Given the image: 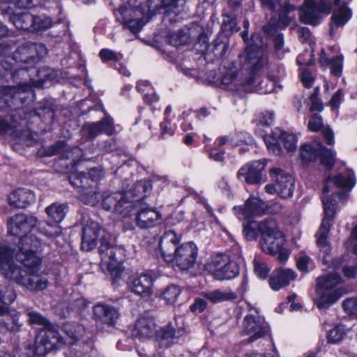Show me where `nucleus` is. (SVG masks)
Listing matches in <instances>:
<instances>
[{
    "label": "nucleus",
    "mask_w": 357,
    "mask_h": 357,
    "mask_svg": "<svg viewBox=\"0 0 357 357\" xmlns=\"http://www.w3.org/2000/svg\"><path fill=\"white\" fill-rule=\"evenodd\" d=\"M257 40L261 43V38L259 34L252 35L250 39V47L239 55L243 67L238 70L234 67L225 69L222 73L220 81L221 84L232 91H235L239 95L251 92L255 82V74L266 63V58L262 56L260 50H256L261 45L257 43Z\"/></svg>",
    "instance_id": "obj_1"
},
{
    "label": "nucleus",
    "mask_w": 357,
    "mask_h": 357,
    "mask_svg": "<svg viewBox=\"0 0 357 357\" xmlns=\"http://www.w3.org/2000/svg\"><path fill=\"white\" fill-rule=\"evenodd\" d=\"M333 181V183L341 188H347L349 190L354 187L356 183L354 172H348L347 175L339 174L333 178L328 177L325 180V185L323 188L322 202L324 206V216L322 220L320 227L317 233V244L321 252L325 255H328L331 252V247L327 238L331 230V222L335 218L336 210V201L331 197L326 195L329 192L328 182Z\"/></svg>",
    "instance_id": "obj_2"
},
{
    "label": "nucleus",
    "mask_w": 357,
    "mask_h": 357,
    "mask_svg": "<svg viewBox=\"0 0 357 357\" xmlns=\"http://www.w3.org/2000/svg\"><path fill=\"white\" fill-rule=\"evenodd\" d=\"M38 223V220L32 215L16 214L8 221V233L20 236L18 248L20 252H36L40 247L38 238L26 234L31 231Z\"/></svg>",
    "instance_id": "obj_3"
},
{
    "label": "nucleus",
    "mask_w": 357,
    "mask_h": 357,
    "mask_svg": "<svg viewBox=\"0 0 357 357\" xmlns=\"http://www.w3.org/2000/svg\"><path fill=\"white\" fill-rule=\"evenodd\" d=\"M340 282L341 277L337 273H331L317 278V293L319 297L315 303L319 309L328 307L342 296L341 290L334 289Z\"/></svg>",
    "instance_id": "obj_4"
},
{
    "label": "nucleus",
    "mask_w": 357,
    "mask_h": 357,
    "mask_svg": "<svg viewBox=\"0 0 357 357\" xmlns=\"http://www.w3.org/2000/svg\"><path fill=\"white\" fill-rule=\"evenodd\" d=\"M185 0H147L146 7L149 20L158 11L165 10L162 22L165 26L174 24L180 21L181 15L183 12Z\"/></svg>",
    "instance_id": "obj_5"
},
{
    "label": "nucleus",
    "mask_w": 357,
    "mask_h": 357,
    "mask_svg": "<svg viewBox=\"0 0 357 357\" xmlns=\"http://www.w3.org/2000/svg\"><path fill=\"white\" fill-rule=\"evenodd\" d=\"M206 270L216 280H231L239 273L238 264L225 255H217L206 266Z\"/></svg>",
    "instance_id": "obj_6"
},
{
    "label": "nucleus",
    "mask_w": 357,
    "mask_h": 357,
    "mask_svg": "<svg viewBox=\"0 0 357 357\" xmlns=\"http://www.w3.org/2000/svg\"><path fill=\"white\" fill-rule=\"evenodd\" d=\"M300 20L302 22L316 26L320 22L321 14H329L332 10L330 0H320L315 3L313 0H305L300 8Z\"/></svg>",
    "instance_id": "obj_7"
},
{
    "label": "nucleus",
    "mask_w": 357,
    "mask_h": 357,
    "mask_svg": "<svg viewBox=\"0 0 357 357\" xmlns=\"http://www.w3.org/2000/svg\"><path fill=\"white\" fill-rule=\"evenodd\" d=\"M102 206L105 211H112L121 217L129 216L134 209V204L128 199L123 192H104L102 195Z\"/></svg>",
    "instance_id": "obj_8"
},
{
    "label": "nucleus",
    "mask_w": 357,
    "mask_h": 357,
    "mask_svg": "<svg viewBox=\"0 0 357 357\" xmlns=\"http://www.w3.org/2000/svg\"><path fill=\"white\" fill-rule=\"evenodd\" d=\"M47 54L43 44L30 42L23 43L13 53V59L19 63L33 65Z\"/></svg>",
    "instance_id": "obj_9"
},
{
    "label": "nucleus",
    "mask_w": 357,
    "mask_h": 357,
    "mask_svg": "<svg viewBox=\"0 0 357 357\" xmlns=\"http://www.w3.org/2000/svg\"><path fill=\"white\" fill-rule=\"evenodd\" d=\"M105 230L98 222L88 220L82 227L81 249L89 252L94 249L100 241L106 239Z\"/></svg>",
    "instance_id": "obj_10"
},
{
    "label": "nucleus",
    "mask_w": 357,
    "mask_h": 357,
    "mask_svg": "<svg viewBox=\"0 0 357 357\" xmlns=\"http://www.w3.org/2000/svg\"><path fill=\"white\" fill-rule=\"evenodd\" d=\"M300 155L304 162H311L320 158L321 162L328 169L333 168L335 164V155L331 149L319 145L314 149L310 144H303L300 149Z\"/></svg>",
    "instance_id": "obj_11"
},
{
    "label": "nucleus",
    "mask_w": 357,
    "mask_h": 357,
    "mask_svg": "<svg viewBox=\"0 0 357 357\" xmlns=\"http://www.w3.org/2000/svg\"><path fill=\"white\" fill-rule=\"evenodd\" d=\"M264 142L269 151L277 155L282 152L281 143L289 152H294L296 149V136L280 130L274 131L272 136H266Z\"/></svg>",
    "instance_id": "obj_12"
},
{
    "label": "nucleus",
    "mask_w": 357,
    "mask_h": 357,
    "mask_svg": "<svg viewBox=\"0 0 357 357\" xmlns=\"http://www.w3.org/2000/svg\"><path fill=\"white\" fill-rule=\"evenodd\" d=\"M269 332L268 324L258 315L248 314L243 321V333L248 335V343L263 337Z\"/></svg>",
    "instance_id": "obj_13"
},
{
    "label": "nucleus",
    "mask_w": 357,
    "mask_h": 357,
    "mask_svg": "<svg viewBox=\"0 0 357 357\" xmlns=\"http://www.w3.org/2000/svg\"><path fill=\"white\" fill-rule=\"evenodd\" d=\"M266 165L265 160L254 161L243 166L237 173L238 179L244 178L248 184H259L266 181L264 170Z\"/></svg>",
    "instance_id": "obj_14"
},
{
    "label": "nucleus",
    "mask_w": 357,
    "mask_h": 357,
    "mask_svg": "<svg viewBox=\"0 0 357 357\" xmlns=\"http://www.w3.org/2000/svg\"><path fill=\"white\" fill-rule=\"evenodd\" d=\"M63 343V337L59 334L57 327L51 323L43 328L36 340L37 349L40 346L44 347L43 350L40 351L41 353L56 349Z\"/></svg>",
    "instance_id": "obj_15"
},
{
    "label": "nucleus",
    "mask_w": 357,
    "mask_h": 357,
    "mask_svg": "<svg viewBox=\"0 0 357 357\" xmlns=\"http://www.w3.org/2000/svg\"><path fill=\"white\" fill-rule=\"evenodd\" d=\"M197 257V248L192 242L178 246L174 253L173 261L181 270H188L194 265Z\"/></svg>",
    "instance_id": "obj_16"
},
{
    "label": "nucleus",
    "mask_w": 357,
    "mask_h": 357,
    "mask_svg": "<svg viewBox=\"0 0 357 357\" xmlns=\"http://www.w3.org/2000/svg\"><path fill=\"white\" fill-rule=\"evenodd\" d=\"M185 334V328L182 325L178 326L176 321L170 322L161 328L156 334L155 341L160 347L167 348L176 342Z\"/></svg>",
    "instance_id": "obj_17"
},
{
    "label": "nucleus",
    "mask_w": 357,
    "mask_h": 357,
    "mask_svg": "<svg viewBox=\"0 0 357 357\" xmlns=\"http://www.w3.org/2000/svg\"><path fill=\"white\" fill-rule=\"evenodd\" d=\"M270 176L277 185L278 194L281 198L287 199L292 196L294 189V179L292 176L280 168H272Z\"/></svg>",
    "instance_id": "obj_18"
},
{
    "label": "nucleus",
    "mask_w": 357,
    "mask_h": 357,
    "mask_svg": "<svg viewBox=\"0 0 357 357\" xmlns=\"http://www.w3.org/2000/svg\"><path fill=\"white\" fill-rule=\"evenodd\" d=\"M103 177V170L100 167L91 168L87 173L75 172L68 176L70 183L75 188L96 186Z\"/></svg>",
    "instance_id": "obj_19"
},
{
    "label": "nucleus",
    "mask_w": 357,
    "mask_h": 357,
    "mask_svg": "<svg viewBox=\"0 0 357 357\" xmlns=\"http://www.w3.org/2000/svg\"><path fill=\"white\" fill-rule=\"evenodd\" d=\"M38 273H24L20 270L15 273L13 278L10 279L17 284L25 287L31 291H42L48 285V281L45 278L41 277Z\"/></svg>",
    "instance_id": "obj_20"
},
{
    "label": "nucleus",
    "mask_w": 357,
    "mask_h": 357,
    "mask_svg": "<svg viewBox=\"0 0 357 357\" xmlns=\"http://www.w3.org/2000/svg\"><path fill=\"white\" fill-rule=\"evenodd\" d=\"M45 211L50 218V222H47V225L53 229L52 231H45V234L50 236H59L61 233L59 224L64 219L68 211V206L66 203H53L46 208Z\"/></svg>",
    "instance_id": "obj_21"
},
{
    "label": "nucleus",
    "mask_w": 357,
    "mask_h": 357,
    "mask_svg": "<svg viewBox=\"0 0 357 357\" xmlns=\"http://www.w3.org/2000/svg\"><path fill=\"white\" fill-rule=\"evenodd\" d=\"M162 215L153 207L141 208L136 214V225L140 229H150L160 225L162 222Z\"/></svg>",
    "instance_id": "obj_22"
},
{
    "label": "nucleus",
    "mask_w": 357,
    "mask_h": 357,
    "mask_svg": "<svg viewBox=\"0 0 357 357\" xmlns=\"http://www.w3.org/2000/svg\"><path fill=\"white\" fill-rule=\"evenodd\" d=\"M93 312L96 321L108 326H114L119 317V312L115 307L104 303L95 305Z\"/></svg>",
    "instance_id": "obj_23"
},
{
    "label": "nucleus",
    "mask_w": 357,
    "mask_h": 357,
    "mask_svg": "<svg viewBox=\"0 0 357 357\" xmlns=\"http://www.w3.org/2000/svg\"><path fill=\"white\" fill-rule=\"evenodd\" d=\"M83 130L86 133L89 139L93 140L102 133L112 135L114 132L113 119L106 114L105 117L98 122L88 123L83 126Z\"/></svg>",
    "instance_id": "obj_24"
},
{
    "label": "nucleus",
    "mask_w": 357,
    "mask_h": 357,
    "mask_svg": "<svg viewBox=\"0 0 357 357\" xmlns=\"http://www.w3.org/2000/svg\"><path fill=\"white\" fill-rule=\"evenodd\" d=\"M15 256L16 255L13 248L7 245H0V270L4 277L9 280L20 268L14 262Z\"/></svg>",
    "instance_id": "obj_25"
},
{
    "label": "nucleus",
    "mask_w": 357,
    "mask_h": 357,
    "mask_svg": "<svg viewBox=\"0 0 357 357\" xmlns=\"http://www.w3.org/2000/svg\"><path fill=\"white\" fill-rule=\"evenodd\" d=\"M132 335L140 340H149L156 336V324L151 317L141 316L132 331Z\"/></svg>",
    "instance_id": "obj_26"
},
{
    "label": "nucleus",
    "mask_w": 357,
    "mask_h": 357,
    "mask_svg": "<svg viewBox=\"0 0 357 357\" xmlns=\"http://www.w3.org/2000/svg\"><path fill=\"white\" fill-rule=\"evenodd\" d=\"M266 206L259 198L250 197L243 206L234 207V211L240 219H245L262 214Z\"/></svg>",
    "instance_id": "obj_27"
},
{
    "label": "nucleus",
    "mask_w": 357,
    "mask_h": 357,
    "mask_svg": "<svg viewBox=\"0 0 357 357\" xmlns=\"http://www.w3.org/2000/svg\"><path fill=\"white\" fill-rule=\"evenodd\" d=\"M179 238L172 230L166 231L160 237V249L164 259L167 262L173 261L174 253L178 248Z\"/></svg>",
    "instance_id": "obj_28"
},
{
    "label": "nucleus",
    "mask_w": 357,
    "mask_h": 357,
    "mask_svg": "<svg viewBox=\"0 0 357 357\" xmlns=\"http://www.w3.org/2000/svg\"><path fill=\"white\" fill-rule=\"evenodd\" d=\"M133 10L127 7H120L115 13L117 20L123 23L124 27L128 28L132 33H137L149 22V19L141 18L139 20L128 19Z\"/></svg>",
    "instance_id": "obj_29"
},
{
    "label": "nucleus",
    "mask_w": 357,
    "mask_h": 357,
    "mask_svg": "<svg viewBox=\"0 0 357 357\" xmlns=\"http://www.w3.org/2000/svg\"><path fill=\"white\" fill-rule=\"evenodd\" d=\"M154 280L148 273L135 278L131 283V291L141 297H149L153 294Z\"/></svg>",
    "instance_id": "obj_30"
},
{
    "label": "nucleus",
    "mask_w": 357,
    "mask_h": 357,
    "mask_svg": "<svg viewBox=\"0 0 357 357\" xmlns=\"http://www.w3.org/2000/svg\"><path fill=\"white\" fill-rule=\"evenodd\" d=\"M296 273L289 268H278L275 270L269 278V285L273 290L280 289L288 285L291 280H295Z\"/></svg>",
    "instance_id": "obj_31"
},
{
    "label": "nucleus",
    "mask_w": 357,
    "mask_h": 357,
    "mask_svg": "<svg viewBox=\"0 0 357 357\" xmlns=\"http://www.w3.org/2000/svg\"><path fill=\"white\" fill-rule=\"evenodd\" d=\"M8 202L15 208H24L35 202V195L29 189L18 188L9 195Z\"/></svg>",
    "instance_id": "obj_32"
},
{
    "label": "nucleus",
    "mask_w": 357,
    "mask_h": 357,
    "mask_svg": "<svg viewBox=\"0 0 357 357\" xmlns=\"http://www.w3.org/2000/svg\"><path fill=\"white\" fill-rule=\"evenodd\" d=\"M98 252L102 261L110 267L114 262H116L120 259L123 250L118 246L112 245L106 238L101 242Z\"/></svg>",
    "instance_id": "obj_33"
},
{
    "label": "nucleus",
    "mask_w": 357,
    "mask_h": 357,
    "mask_svg": "<svg viewBox=\"0 0 357 357\" xmlns=\"http://www.w3.org/2000/svg\"><path fill=\"white\" fill-rule=\"evenodd\" d=\"M335 6L338 8L335 9L331 16V22L330 25L331 32L339 27L344 26L351 17V10L346 6L344 3H341L340 0H334Z\"/></svg>",
    "instance_id": "obj_34"
},
{
    "label": "nucleus",
    "mask_w": 357,
    "mask_h": 357,
    "mask_svg": "<svg viewBox=\"0 0 357 357\" xmlns=\"http://www.w3.org/2000/svg\"><path fill=\"white\" fill-rule=\"evenodd\" d=\"M284 243L282 233H276V235L261 237L259 241L262 251L269 255H275L281 250Z\"/></svg>",
    "instance_id": "obj_35"
},
{
    "label": "nucleus",
    "mask_w": 357,
    "mask_h": 357,
    "mask_svg": "<svg viewBox=\"0 0 357 357\" xmlns=\"http://www.w3.org/2000/svg\"><path fill=\"white\" fill-rule=\"evenodd\" d=\"M16 259L24 266V273H38L40 266V259L36 252H19L16 254ZM23 273V271H22Z\"/></svg>",
    "instance_id": "obj_36"
},
{
    "label": "nucleus",
    "mask_w": 357,
    "mask_h": 357,
    "mask_svg": "<svg viewBox=\"0 0 357 357\" xmlns=\"http://www.w3.org/2000/svg\"><path fill=\"white\" fill-rule=\"evenodd\" d=\"M0 307L6 309L5 313L0 316L1 328L13 333L20 331L23 325L22 322L20 321V314H9L6 307Z\"/></svg>",
    "instance_id": "obj_37"
},
{
    "label": "nucleus",
    "mask_w": 357,
    "mask_h": 357,
    "mask_svg": "<svg viewBox=\"0 0 357 357\" xmlns=\"http://www.w3.org/2000/svg\"><path fill=\"white\" fill-rule=\"evenodd\" d=\"M21 119L16 118V114L11 113L0 118V136H9L11 138L17 132Z\"/></svg>",
    "instance_id": "obj_38"
},
{
    "label": "nucleus",
    "mask_w": 357,
    "mask_h": 357,
    "mask_svg": "<svg viewBox=\"0 0 357 357\" xmlns=\"http://www.w3.org/2000/svg\"><path fill=\"white\" fill-rule=\"evenodd\" d=\"M12 139L14 141L13 147L15 149H17L19 146L29 147L36 144V139L33 137L30 130H22L20 123L17 132L13 135Z\"/></svg>",
    "instance_id": "obj_39"
},
{
    "label": "nucleus",
    "mask_w": 357,
    "mask_h": 357,
    "mask_svg": "<svg viewBox=\"0 0 357 357\" xmlns=\"http://www.w3.org/2000/svg\"><path fill=\"white\" fill-rule=\"evenodd\" d=\"M10 20L17 29L32 31L34 24V15L28 12L13 14Z\"/></svg>",
    "instance_id": "obj_40"
},
{
    "label": "nucleus",
    "mask_w": 357,
    "mask_h": 357,
    "mask_svg": "<svg viewBox=\"0 0 357 357\" xmlns=\"http://www.w3.org/2000/svg\"><path fill=\"white\" fill-rule=\"evenodd\" d=\"M204 296L212 303H217L236 299V294L231 290L215 289L212 291L204 293Z\"/></svg>",
    "instance_id": "obj_41"
},
{
    "label": "nucleus",
    "mask_w": 357,
    "mask_h": 357,
    "mask_svg": "<svg viewBox=\"0 0 357 357\" xmlns=\"http://www.w3.org/2000/svg\"><path fill=\"white\" fill-rule=\"evenodd\" d=\"M151 190V184L146 181H139L137 182L133 186L132 189L129 191L124 192L128 196V199H130V197L132 196L135 200H132L133 202L141 200L143 199L146 194Z\"/></svg>",
    "instance_id": "obj_42"
},
{
    "label": "nucleus",
    "mask_w": 357,
    "mask_h": 357,
    "mask_svg": "<svg viewBox=\"0 0 357 357\" xmlns=\"http://www.w3.org/2000/svg\"><path fill=\"white\" fill-rule=\"evenodd\" d=\"M8 91L12 90L10 101L13 106V109L16 110L18 109L25 101L26 99V91L28 89V86H25L23 88H20L17 86H8L6 87ZM17 111H14L12 113H16Z\"/></svg>",
    "instance_id": "obj_43"
},
{
    "label": "nucleus",
    "mask_w": 357,
    "mask_h": 357,
    "mask_svg": "<svg viewBox=\"0 0 357 357\" xmlns=\"http://www.w3.org/2000/svg\"><path fill=\"white\" fill-rule=\"evenodd\" d=\"M96 186L79 187L80 200L88 205L96 206L99 202V193L95 188Z\"/></svg>",
    "instance_id": "obj_44"
},
{
    "label": "nucleus",
    "mask_w": 357,
    "mask_h": 357,
    "mask_svg": "<svg viewBox=\"0 0 357 357\" xmlns=\"http://www.w3.org/2000/svg\"><path fill=\"white\" fill-rule=\"evenodd\" d=\"M186 36L188 37V42L189 43L193 39H197L199 43L202 41L205 44V46L207 47L206 44V35L204 34V28L196 22H192L187 27V31H185Z\"/></svg>",
    "instance_id": "obj_45"
},
{
    "label": "nucleus",
    "mask_w": 357,
    "mask_h": 357,
    "mask_svg": "<svg viewBox=\"0 0 357 357\" xmlns=\"http://www.w3.org/2000/svg\"><path fill=\"white\" fill-rule=\"evenodd\" d=\"M261 237L276 235V233H282L278 227L277 221L272 218H266L259 222Z\"/></svg>",
    "instance_id": "obj_46"
},
{
    "label": "nucleus",
    "mask_w": 357,
    "mask_h": 357,
    "mask_svg": "<svg viewBox=\"0 0 357 357\" xmlns=\"http://www.w3.org/2000/svg\"><path fill=\"white\" fill-rule=\"evenodd\" d=\"M25 312L28 317L27 321L31 326H38L43 328L50 324L49 320L38 312L28 308Z\"/></svg>",
    "instance_id": "obj_47"
},
{
    "label": "nucleus",
    "mask_w": 357,
    "mask_h": 357,
    "mask_svg": "<svg viewBox=\"0 0 357 357\" xmlns=\"http://www.w3.org/2000/svg\"><path fill=\"white\" fill-rule=\"evenodd\" d=\"M181 293V288L175 284L167 286L161 294L160 298L168 305H173Z\"/></svg>",
    "instance_id": "obj_48"
},
{
    "label": "nucleus",
    "mask_w": 357,
    "mask_h": 357,
    "mask_svg": "<svg viewBox=\"0 0 357 357\" xmlns=\"http://www.w3.org/2000/svg\"><path fill=\"white\" fill-rule=\"evenodd\" d=\"M185 31L178 30L177 31L169 32L166 37V41L171 45L180 46L188 43Z\"/></svg>",
    "instance_id": "obj_49"
},
{
    "label": "nucleus",
    "mask_w": 357,
    "mask_h": 357,
    "mask_svg": "<svg viewBox=\"0 0 357 357\" xmlns=\"http://www.w3.org/2000/svg\"><path fill=\"white\" fill-rule=\"evenodd\" d=\"M63 331L71 339L78 340L84 335L85 329L82 325L73 322L65 324Z\"/></svg>",
    "instance_id": "obj_50"
},
{
    "label": "nucleus",
    "mask_w": 357,
    "mask_h": 357,
    "mask_svg": "<svg viewBox=\"0 0 357 357\" xmlns=\"http://www.w3.org/2000/svg\"><path fill=\"white\" fill-rule=\"evenodd\" d=\"M243 235L248 241H255L260 234L259 223L256 221H249L243 226Z\"/></svg>",
    "instance_id": "obj_51"
},
{
    "label": "nucleus",
    "mask_w": 357,
    "mask_h": 357,
    "mask_svg": "<svg viewBox=\"0 0 357 357\" xmlns=\"http://www.w3.org/2000/svg\"><path fill=\"white\" fill-rule=\"evenodd\" d=\"M82 155V150L77 147H68L66 146V149L61 153V159L70 160V164L73 165L79 160V157ZM68 163L66 165H68Z\"/></svg>",
    "instance_id": "obj_52"
},
{
    "label": "nucleus",
    "mask_w": 357,
    "mask_h": 357,
    "mask_svg": "<svg viewBox=\"0 0 357 357\" xmlns=\"http://www.w3.org/2000/svg\"><path fill=\"white\" fill-rule=\"evenodd\" d=\"M222 29L227 34H230L234 31H239L240 28L237 27L236 17L231 14H224Z\"/></svg>",
    "instance_id": "obj_53"
},
{
    "label": "nucleus",
    "mask_w": 357,
    "mask_h": 357,
    "mask_svg": "<svg viewBox=\"0 0 357 357\" xmlns=\"http://www.w3.org/2000/svg\"><path fill=\"white\" fill-rule=\"evenodd\" d=\"M16 298L14 290L4 285H0V302L6 305H10Z\"/></svg>",
    "instance_id": "obj_54"
},
{
    "label": "nucleus",
    "mask_w": 357,
    "mask_h": 357,
    "mask_svg": "<svg viewBox=\"0 0 357 357\" xmlns=\"http://www.w3.org/2000/svg\"><path fill=\"white\" fill-rule=\"evenodd\" d=\"M229 45L227 42H222L219 39L215 40L211 45V51L217 59L222 58L228 50Z\"/></svg>",
    "instance_id": "obj_55"
},
{
    "label": "nucleus",
    "mask_w": 357,
    "mask_h": 357,
    "mask_svg": "<svg viewBox=\"0 0 357 357\" xmlns=\"http://www.w3.org/2000/svg\"><path fill=\"white\" fill-rule=\"evenodd\" d=\"M38 81L44 83L46 81L55 79L58 76V72L54 69L47 67H43L37 72Z\"/></svg>",
    "instance_id": "obj_56"
},
{
    "label": "nucleus",
    "mask_w": 357,
    "mask_h": 357,
    "mask_svg": "<svg viewBox=\"0 0 357 357\" xmlns=\"http://www.w3.org/2000/svg\"><path fill=\"white\" fill-rule=\"evenodd\" d=\"M345 335V331L342 326H337L331 329L327 335L328 341L331 343H337L341 341Z\"/></svg>",
    "instance_id": "obj_57"
},
{
    "label": "nucleus",
    "mask_w": 357,
    "mask_h": 357,
    "mask_svg": "<svg viewBox=\"0 0 357 357\" xmlns=\"http://www.w3.org/2000/svg\"><path fill=\"white\" fill-rule=\"evenodd\" d=\"M67 144L66 141H58L55 144L50 146L45 149V155L48 157L53 156L56 154H60L61 158V153L66 149Z\"/></svg>",
    "instance_id": "obj_58"
},
{
    "label": "nucleus",
    "mask_w": 357,
    "mask_h": 357,
    "mask_svg": "<svg viewBox=\"0 0 357 357\" xmlns=\"http://www.w3.org/2000/svg\"><path fill=\"white\" fill-rule=\"evenodd\" d=\"M52 25V22L50 18L45 17L41 18L40 17L34 16V24H33L32 31H39L47 29Z\"/></svg>",
    "instance_id": "obj_59"
},
{
    "label": "nucleus",
    "mask_w": 357,
    "mask_h": 357,
    "mask_svg": "<svg viewBox=\"0 0 357 357\" xmlns=\"http://www.w3.org/2000/svg\"><path fill=\"white\" fill-rule=\"evenodd\" d=\"M342 55H339L335 56L330 62L331 73L335 77H340L342 75Z\"/></svg>",
    "instance_id": "obj_60"
},
{
    "label": "nucleus",
    "mask_w": 357,
    "mask_h": 357,
    "mask_svg": "<svg viewBox=\"0 0 357 357\" xmlns=\"http://www.w3.org/2000/svg\"><path fill=\"white\" fill-rule=\"evenodd\" d=\"M37 115L41 118L45 123L51 125L53 123L54 117V111L52 108L46 107L39 109L37 111Z\"/></svg>",
    "instance_id": "obj_61"
},
{
    "label": "nucleus",
    "mask_w": 357,
    "mask_h": 357,
    "mask_svg": "<svg viewBox=\"0 0 357 357\" xmlns=\"http://www.w3.org/2000/svg\"><path fill=\"white\" fill-rule=\"evenodd\" d=\"M12 90L8 91L7 88L5 87L3 89V93L0 96V109L1 110H6V109H13V106L11 103L10 96H11Z\"/></svg>",
    "instance_id": "obj_62"
},
{
    "label": "nucleus",
    "mask_w": 357,
    "mask_h": 357,
    "mask_svg": "<svg viewBox=\"0 0 357 357\" xmlns=\"http://www.w3.org/2000/svg\"><path fill=\"white\" fill-rule=\"evenodd\" d=\"M8 2L19 8H31L41 4L40 0H8Z\"/></svg>",
    "instance_id": "obj_63"
},
{
    "label": "nucleus",
    "mask_w": 357,
    "mask_h": 357,
    "mask_svg": "<svg viewBox=\"0 0 357 357\" xmlns=\"http://www.w3.org/2000/svg\"><path fill=\"white\" fill-rule=\"evenodd\" d=\"M344 310L357 317V298H349L342 303Z\"/></svg>",
    "instance_id": "obj_64"
}]
</instances>
